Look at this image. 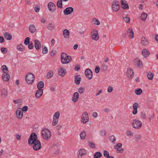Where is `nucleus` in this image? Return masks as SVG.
I'll return each instance as SVG.
<instances>
[{"instance_id": "nucleus-1", "label": "nucleus", "mask_w": 158, "mask_h": 158, "mask_svg": "<svg viewBox=\"0 0 158 158\" xmlns=\"http://www.w3.org/2000/svg\"><path fill=\"white\" fill-rule=\"evenodd\" d=\"M28 144L32 146L33 149L35 151L40 149L41 145L40 141L37 139V136L35 133H32L28 139Z\"/></svg>"}, {"instance_id": "nucleus-2", "label": "nucleus", "mask_w": 158, "mask_h": 158, "mask_svg": "<svg viewBox=\"0 0 158 158\" xmlns=\"http://www.w3.org/2000/svg\"><path fill=\"white\" fill-rule=\"evenodd\" d=\"M72 58L71 56H67L64 53H62L61 55V60L62 63L64 64H66L71 61Z\"/></svg>"}, {"instance_id": "nucleus-3", "label": "nucleus", "mask_w": 158, "mask_h": 158, "mask_svg": "<svg viewBox=\"0 0 158 158\" xmlns=\"http://www.w3.org/2000/svg\"><path fill=\"white\" fill-rule=\"evenodd\" d=\"M35 79V76L31 73H29L26 77L25 80L26 82L29 84L33 83Z\"/></svg>"}, {"instance_id": "nucleus-4", "label": "nucleus", "mask_w": 158, "mask_h": 158, "mask_svg": "<svg viewBox=\"0 0 158 158\" xmlns=\"http://www.w3.org/2000/svg\"><path fill=\"white\" fill-rule=\"evenodd\" d=\"M132 127L135 129H139L141 128L142 126V123L138 119H134L131 123Z\"/></svg>"}, {"instance_id": "nucleus-5", "label": "nucleus", "mask_w": 158, "mask_h": 158, "mask_svg": "<svg viewBox=\"0 0 158 158\" xmlns=\"http://www.w3.org/2000/svg\"><path fill=\"white\" fill-rule=\"evenodd\" d=\"M42 135L44 139L48 140L51 136V133L49 130L46 129L42 131Z\"/></svg>"}, {"instance_id": "nucleus-6", "label": "nucleus", "mask_w": 158, "mask_h": 158, "mask_svg": "<svg viewBox=\"0 0 158 158\" xmlns=\"http://www.w3.org/2000/svg\"><path fill=\"white\" fill-rule=\"evenodd\" d=\"M91 36L92 39L95 41L98 40L99 38V35L98 31L95 29H93L91 32Z\"/></svg>"}, {"instance_id": "nucleus-7", "label": "nucleus", "mask_w": 158, "mask_h": 158, "mask_svg": "<svg viewBox=\"0 0 158 158\" xmlns=\"http://www.w3.org/2000/svg\"><path fill=\"white\" fill-rule=\"evenodd\" d=\"M81 122L83 123H85L89 121V117L88 113L86 112H84L81 117Z\"/></svg>"}, {"instance_id": "nucleus-8", "label": "nucleus", "mask_w": 158, "mask_h": 158, "mask_svg": "<svg viewBox=\"0 0 158 158\" xmlns=\"http://www.w3.org/2000/svg\"><path fill=\"white\" fill-rule=\"evenodd\" d=\"M112 8L114 12H117L119 9V2L116 1H114L113 2Z\"/></svg>"}, {"instance_id": "nucleus-9", "label": "nucleus", "mask_w": 158, "mask_h": 158, "mask_svg": "<svg viewBox=\"0 0 158 158\" xmlns=\"http://www.w3.org/2000/svg\"><path fill=\"white\" fill-rule=\"evenodd\" d=\"M85 74L86 77L88 79L90 80L92 78L93 73L92 71L89 69H87L85 71Z\"/></svg>"}, {"instance_id": "nucleus-10", "label": "nucleus", "mask_w": 158, "mask_h": 158, "mask_svg": "<svg viewBox=\"0 0 158 158\" xmlns=\"http://www.w3.org/2000/svg\"><path fill=\"white\" fill-rule=\"evenodd\" d=\"M16 114L17 118L20 119L22 118L23 113L21 108H18L16 111Z\"/></svg>"}, {"instance_id": "nucleus-11", "label": "nucleus", "mask_w": 158, "mask_h": 158, "mask_svg": "<svg viewBox=\"0 0 158 158\" xmlns=\"http://www.w3.org/2000/svg\"><path fill=\"white\" fill-rule=\"evenodd\" d=\"M127 74L129 79H130L132 78L134 76L133 70L131 68H128L127 72Z\"/></svg>"}, {"instance_id": "nucleus-12", "label": "nucleus", "mask_w": 158, "mask_h": 158, "mask_svg": "<svg viewBox=\"0 0 158 158\" xmlns=\"http://www.w3.org/2000/svg\"><path fill=\"white\" fill-rule=\"evenodd\" d=\"M48 6L49 10L52 12H53L56 10V6L52 2L49 3L48 4Z\"/></svg>"}, {"instance_id": "nucleus-13", "label": "nucleus", "mask_w": 158, "mask_h": 158, "mask_svg": "<svg viewBox=\"0 0 158 158\" xmlns=\"http://www.w3.org/2000/svg\"><path fill=\"white\" fill-rule=\"evenodd\" d=\"M134 61L135 65H137L138 67L141 68L143 67V65L142 62L139 58H136L134 60Z\"/></svg>"}, {"instance_id": "nucleus-14", "label": "nucleus", "mask_w": 158, "mask_h": 158, "mask_svg": "<svg viewBox=\"0 0 158 158\" xmlns=\"http://www.w3.org/2000/svg\"><path fill=\"white\" fill-rule=\"evenodd\" d=\"M73 11V9L72 7H69L66 8L63 11L65 15H68L71 14Z\"/></svg>"}, {"instance_id": "nucleus-15", "label": "nucleus", "mask_w": 158, "mask_h": 158, "mask_svg": "<svg viewBox=\"0 0 158 158\" xmlns=\"http://www.w3.org/2000/svg\"><path fill=\"white\" fill-rule=\"evenodd\" d=\"M79 98V94L78 92H75L72 98V101L74 102H76L78 100Z\"/></svg>"}, {"instance_id": "nucleus-16", "label": "nucleus", "mask_w": 158, "mask_h": 158, "mask_svg": "<svg viewBox=\"0 0 158 158\" xmlns=\"http://www.w3.org/2000/svg\"><path fill=\"white\" fill-rule=\"evenodd\" d=\"M139 107V104L137 102L135 103L133 105V110L132 112L133 114L135 115L137 113V108Z\"/></svg>"}, {"instance_id": "nucleus-17", "label": "nucleus", "mask_w": 158, "mask_h": 158, "mask_svg": "<svg viewBox=\"0 0 158 158\" xmlns=\"http://www.w3.org/2000/svg\"><path fill=\"white\" fill-rule=\"evenodd\" d=\"M59 74L61 77L64 76L66 73V70L62 68V67H60L58 71Z\"/></svg>"}, {"instance_id": "nucleus-18", "label": "nucleus", "mask_w": 158, "mask_h": 158, "mask_svg": "<svg viewBox=\"0 0 158 158\" xmlns=\"http://www.w3.org/2000/svg\"><path fill=\"white\" fill-rule=\"evenodd\" d=\"M81 80V76L79 75H75L74 76V81L77 85L79 84Z\"/></svg>"}, {"instance_id": "nucleus-19", "label": "nucleus", "mask_w": 158, "mask_h": 158, "mask_svg": "<svg viewBox=\"0 0 158 158\" xmlns=\"http://www.w3.org/2000/svg\"><path fill=\"white\" fill-rule=\"evenodd\" d=\"M43 90V89H38L35 94V97L37 98H40L42 95Z\"/></svg>"}, {"instance_id": "nucleus-20", "label": "nucleus", "mask_w": 158, "mask_h": 158, "mask_svg": "<svg viewBox=\"0 0 158 158\" xmlns=\"http://www.w3.org/2000/svg\"><path fill=\"white\" fill-rule=\"evenodd\" d=\"M121 6L123 9H126L129 8L128 3L125 0H121Z\"/></svg>"}, {"instance_id": "nucleus-21", "label": "nucleus", "mask_w": 158, "mask_h": 158, "mask_svg": "<svg viewBox=\"0 0 158 158\" xmlns=\"http://www.w3.org/2000/svg\"><path fill=\"white\" fill-rule=\"evenodd\" d=\"M127 33L130 38H132L133 37L134 33L131 27H130L127 29Z\"/></svg>"}, {"instance_id": "nucleus-22", "label": "nucleus", "mask_w": 158, "mask_h": 158, "mask_svg": "<svg viewBox=\"0 0 158 158\" xmlns=\"http://www.w3.org/2000/svg\"><path fill=\"white\" fill-rule=\"evenodd\" d=\"M35 46L37 50H39L41 47V44L39 41L37 40H34Z\"/></svg>"}, {"instance_id": "nucleus-23", "label": "nucleus", "mask_w": 158, "mask_h": 158, "mask_svg": "<svg viewBox=\"0 0 158 158\" xmlns=\"http://www.w3.org/2000/svg\"><path fill=\"white\" fill-rule=\"evenodd\" d=\"M63 34L64 37L66 38H69V31L67 29H64L63 31Z\"/></svg>"}, {"instance_id": "nucleus-24", "label": "nucleus", "mask_w": 158, "mask_h": 158, "mask_svg": "<svg viewBox=\"0 0 158 158\" xmlns=\"http://www.w3.org/2000/svg\"><path fill=\"white\" fill-rule=\"evenodd\" d=\"M1 95L2 97L6 98L7 95V90L4 88L2 89L1 90Z\"/></svg>"}, {"instance_id": "nucleus-25", "label": "nucleus", "mask_w": 158, "mask_h": 158, "mask_svg": "<svg viewBox=\"0 0 158 158\" xmlns=\"http://www.w3.org/2000/svg\"><path fill=\"white\" fill-rule=\"evenodd\" d=\"M142 54L144 57H146L150 54L149 51L146 49H144L142 51Z\"/></svg>"}, {"instance_id": "nucleus-26", "label": "nucleus", "mask_w": 158, "mask_h": 158, "mask_svg": "<svg viewBox=\"0 0 158 158\" xmlns=\"http://www.w3.org/2000/svg\"><path fill=\"white\" fill-rule=\"evenodd\" d=\"M3 36L5 39L8 40H11L12 38L11 35L7 32H5Z\"/></svg>"}, {"instance_id": "nucleus-27", "label": "nucleus", "mask_w": 158, "mask_h": 158, "mask_svg": "<svg viewBox=\"0 0 158 158\" xmlns=\"http://www.w3.org/2000/svg\"><path fill=\"white\" fill-rule=\"evenodd\" d=\"M10 78L9 74L6 73H5L2 76V78L3 80L5 81H8Z\"/></svg>"}, {"instance_id": "nucleus-28", "label": "nucleus", "mask_w": 158, "mask_h": 158, "mask_svg": "<svg viewBox=\"0 0 158 158\" xmlns=\"http://www.w3.org/2000/svg\"><path fill=\"white\" fill-rule=\"evenodd\" d=\"M141 44L144 46H146L148 44V41L145 38L143 37L141 40Z\"/></svg>"}, {"instance_id": "nucleus-29", "label": "nucleus", "mask_w": 158, "mask_h": 158, "mask_svg": "<svg viewBox=\"0 0 158 158\" xmlns=\"http://www.w3.org/2000/svg\"><path fill=\"white\" fill-rule=\"evenodd\" d=\"M29 28L30 31L32 33H34L36 31V28L33 24L30 25Z\"/></svg>"}, {"instance_id": "nucleus-30", "label": "nucleus", "mask_w": 158, "mask_h": 158, "mask_svg": "<svg viewBox=\"0 0 158 158\" xmlns=\"http://www.w3.org/2000/svg\"><path fill=\"white\" fill-rule=\"evenodd\" d=\"M103 155L104 156L107 158H114L113 156H110L109 152L106 150L104 151Z\"/></svg>"}, {"instance_id": "nucleus-31", "label": "nucleus", "mask_w": 158, "mask_h": 158, "mask_svg": "<svg viewBox=\"0 0 158 158\" xmlns=\"http://www.w3.org/2000/svg\"><path fill=\"white\" fill-rule=\"evenodd\" d=\"M44 86V83L42 81L39 82L37 85V87L38 89H42Z\"/></svg>"}, {"instance_id": "nucleus-32", "label": "nucleus", "mask_w": 158, "mask_h": 158, "mask_svg": "<svg viewBox=\"0 0 158 158\" xmlns=\"http://www.w3.org/2000/svg\"><path fill=\"white\" fill-rule=\"evenodd\" d=\"M17 48L18 50L21 51H24L25 49V48L23 45L21 44L17 45Z\"/></svg>"}, {"instance_id": "nucleus-33", "label": "nucleus", "mask_w": 158, "mask_h": 158, "mask_svg": "<svg viewBox=\"0 0 158 158\" xmlns=\"http://www.w3.org/2000/svg\"><path fill=\"white\" fill-rule=\"evenodd\" d=\"M102 154L100 152H96L94 155V158H98L101 157L102 156Z\"/></svg>"}, {"instance_id": "nucleus-34", "label": "nucleus", "mask_w": 158, "mask_h": 158, "mask_svg": "<svg viewBox=\"0 0 158 158\" xmlns=\"http://www.w3.org/2000/svg\"><path fill=\"white\" fill-rule=\"evenodd\" d=\"M147 16V14L146 13H143L140 16V18L142 21H145Z\"/></svg>"}, {"instance_id": "nucleus-35", "label": "nucleus", "mask_w": 158, "mask_h": 158, "mask_svg": "<svg viewBox=\"0 0 158 158\" xmlns=\"http://www.w3.org/2000/svg\"><path fill=\"white\" fill-rule=\"evenodd\" d=\"M2 71L5 73H7L8 71L7 67L6 65H3L2 67Z\"/></svg>"}, {"instance_id": "nucleus-36", "label": "nucleus", "mask_w": 158, "mask_h": 158, "mask_svg": "<svg viewBox=\"0 0 158 158\" xmlns=\"http://www.w3.org/2000/svg\"><path fill=\"white\" fill-rule=\"evenodd\" d=\"M135 92L137 95H139L142 93V91L140 88H138L135 90Z\"/></svg>"}, {"instance_id": "nucleus-37", "label": "nucleus", "mask_w": 158, "mask_h": 158, "mask_svg": "<svg viewBox=\"0 0 158 158\" xmlns=\"http://www.w3.org/2000/svg\"><path fill=\"white\" fill-rule=\"evenodd\" d=\"M110 140L113 143H115V142L116 141V139L114 135H112L110 137Z\"/></svg>"}, {"instance_id": "nucleus-38", "label": "nucleus", "mask_w": 158, "mask_h": 158, "mask_svg": "<svg viewBox=\"0 0 158 158\" xmlns=\"http://www.w3.org/2000/svg\"><path fill=\"white\" fill-rule=\"evenodd\" d=\"M80 135L81 137V139H84L86 136V133L84 131H82V132L80 134Z\"/></svg>"}, {"instance_id": "nucleus-39", "label": "nucleus", "mask_w": 158, "mask_h": 158, "mask_svg": "<svg viewBox=\"0 0 158 158\" xmlns=\"http://www.w3.org/2000/svg\"><path fill=\"white\" fill-rule=\"evenodd\" d=\"M153 74L152 73L149 72L147 74V77L150 80H152L153 79Z\"/></svg>"}, {"instance_id": "nucleus-40", "label": "nucleus", "mask_w": 158, "mask_h": 158, "mask_svg": "<svg viewBox=\"0 0 158 158\" xmlns=\"http://www.w3.org/2000/svg\"><path fill=\"white\" fill-rule=\"evenodd\" d=\"M78 152L79 154L82 156L85 154L86 153V151L84 149H81Z\"/></svg>"}, {"instance_id": "nucleus-41", "label": "nucleus", "mask_w": 158, "mask_h": 158, "mask_svg": "<svg viewBox=\"0 0 158 158\" xmlns=\"http://www.w3.org/2000/svg\"><path fill=\"white\" fill-rule=\"evenodd\" d=\"M122 146V144L121 143H118L114 146V148L116 150V151L118 150L119 148H120Z\"/></svg>"}, {"instance_id": "nucleus-42", "label": "nucleus", "mask_w": 158, "mask_h": 158, "mask_svg": "<svg viewBox=\"0 0 158 158\" xmlns=\"http://www.w3.org/2000/svg\"><path fill=\"white\" fill-rule=\"evenodd\" d=\"M60 114L59 111H57L55 112L53 115V118L58 119L60 117Z\"/></svg>"}, {"instance_id": "nucleus-43", "label": "nucleus", "mask_w": 158, "mask_h": 158, "mask_svg": "<svg viewBox=\"0 0 158 158\" xmlns=\"http://www.w3.org/2000/svg\"><path fill=\"white\" fill-rule=\"evenodd\" d=\"M54 25L52 23H49L48 27V28L49 30H52L54 29Z\"/></svg>"}, {"instance_id": "nucleus-44", "label": "nucleus", "mask_w": 158, "mask_h": 158, "mask_svg": "<svg viewBox=\"0 0 158 158\" xmlns=\"http://www.w3.org/2000/svg\"><path fill=\"white\" fill-rule=\"evenodd\" d=\"M53 75V73L52 71H50L48 73L47 75V78H49L51 77Z\"/></svg>"}, {"instance_id": "nucleus-45", "label": "nucleus", "mask_w": 158, "mask_h": 158, "mask_svg": "<svg viewBox=\"0 0 158 158\" xmlns=\"http://www.w3.org/2000/svg\"><path fill=\"white\" fill-rule=\"evenodd\" d=\"M141 136L139 134L135 135V139L136 141H138L141 139Z\"/></svg>"}, {"instance_id": "nucleus-46", "label": "nucleus", "mask_w": 158, "mask_h": 158, "mask_svg": "<svg viewBox=\"0 0 158 158\" xmlns=\"http://www.w3.org/2000/svg\"><path fill=\"white\" fill-rule=\"evenodd\" d=\"M58 119L53 118V120L52 123V125L53 126L56 125L58 123Z\"/></svg>"}, {"instance_id": "nucleus-47", "label": "nucleus", "mask_w": 158, "mask_h": 158, "mask_svg": "<svg viewBox=\"0 0 158 158\" xmlns=\"http://www.w3.org/2000/svg\"><path fill=\"white\" fill-rule=\"evenodd\" d=\"M57 6L59 8H61L62 6V1L61 0H59L57 3Z\"/></svg>"}, {"instance_id": "nucleus-48", "label": "nucleus", "mask_w": 158, "mask_h": 158, "mask_svg": "<svg viewBox=\"0 0 158 158\" xmlns=\"http://www.w3.org/2000/svg\"><path fill=\"white\" fill-rule=\"evenodd\" d=\"M93 22L94 23L97 25H99L100 24V22L99 20L97 19L96 18H94L93 20Z\"/></svg>"}, {"instance_id": "nucleus-49", "label": "nucleus", "mask_w": 158, "mask_h": 158, "mask_svg": "<svg viewBox=\"0 0 158 158\" xmlns=\"http://www.w3.org/2000/svg\"><path fill=\"white\" fill-rule=\"evenodd\" d=\"M85 88L82 87H80L78 90V92L81 94H83L85 91Z\"/></svg>"}, {"instance_id": "nucleus-50", "label": "nucleus", "mask_w": 158, "mask_h": 158, "mask_svg": "<svg viewBox=\"0 0 158 158\" xmlns=\"http://www.w3.org/2000/svg\"><path fill=\"white\" fill-rule=\"evenodd\" d=\"M30 39L29 37H27L24 40V44L25 45H27L29 43Z\"/></svg>"}, {"instance_id": "nucleus-51", "label": "nucleus", "mask_w": 158, "mask_h": 158, "mask_svg": "<svg viewBox=\"0 0 158 158\" xmlns=\"http://www.w3.org/2000/svg\"><path fill=\"white\" fill-rule=\"evenodd\" d=\"M126 132L127 134V136H132L134 134L133 132L130 130L127 131Z\"/></svg>"}, {"instance_id": "nucleus-52", "label": "nucleus", "mask_w": 158, "mask_h": 158, "mask_svg": "<svg viewBox=\"0 0 158 158\" xmlns=\"http://www.w3.org/2000/svg\"><path fill=\"white\" fill-rule=\"evenodd\" d=\"M48 52L47 48L44 46V47L43 46L42 52L44 54H46Z\"/></svg>"}, {"instance_id": "nucleus-53", "label": "nucleus", "mask_w": 158, "mask_h": 158, "mask_svg": "<svg viewBox=\"0 0 158 158\" xmlns=\"http://www.w3.org/2000/svg\"><path fill=\"white\" fill-rule=\"evenodd\" d=\"M88 145L89 146L92 148H95V144L94 143L89 142L88 143Z\"/></svg>"}, {"instance_id": "nucleus-54", "label": "nucleus", "mask_w": 158, "mask_h": 158, "mask_svg": "<svg viewBox=\"0 0 158 158\" xmlns=\"http://www.w3.org/2000/svg\"><path fill=\"white\" fill-rule=\"evenodd\" d=\"M1 50L3 54L6 53L7 52V49L5 48H1Z\"/></svg>"}, {"instance_id": "nucleus-55", "label": "nucleus", "mask_w": 158, "mask_h": 158, "mask_svg": "<svg viewBox=\"0 0 158 158\" xmlns=\"http://www.w3.org/2000/svg\"><path fill=\"white\" fill-rule=\"evenodd\" d=\"M100 132L101 135L102 136H105L106 134V132L105 130H102L100 131Z\"/></svg>"}, {"instance_id": "nucleus-56", "label": "nucleus", "mask_w": 158, "mask_h": 158, "mask_svg": "<svg viewBox=\"0 0 158 158\" xmlns=\"http://www.w3.org/2000/svg\"><path fill=\"white\" fill-rule=\"evenodd\" d=\"M123 19L126 23H129L130 21V18L127 16L123 17Z\"/></svg>"}, {"instance_id": "nucleus-57", "label": "nucleus", "mask_w": 158, "mask_h": 158, "mask_svg": "<svg viewBox=\"0 0 158 158\" xmlns=\"http://www.w3.org/2000/svg\"><path fill=\"white\" fill-rule=\"evenodd\" d=\"M113 89L112 87L109 86L108 87L107 89V91L109 93H110L112 91Z\"/></svg>"}, {"instance_id": "nucleus-58", "label": "nucleus", "mask_w": 158, "mask_h": 158, "mask_svg": "<svg viewBox=\"0 0 158 158\" xmlns=\"http://www.w3.org/2000/svg\"><path fill=\"white\" fill-rule=\"evenodd\" d=\"M102 67L103 69L105 71L107 69V66L105 64H102Z\"/></svg>"}, {"instance_id": "nucleus-59", "label": "nucleus", "mask_w": 158, "mask_h": 158, "mask_svg": "<svg viewBox=\"0 0 158 158\" xmlns=\"http://www.w3.org/2000/svg\"><path fill=\"white\" fill-rule=\"evenodd\" d=\"M141 116L142 118L145 119L146 118V114L144 112H142L141 114Z\"/></svg>"}, {"instance_id": "nucleus-60", "label": "nucleus", "mask_w": 158, "mask_h": 158, "mask_svg": "<svg viewBox=\"0 0 158 158\" xmlns=\"http://www.w3.org/2000/svg\"><path fill=\"white\" fill-rule=\"evenodd\" d=\"M28 107L27 106H25L23 107L21 110H22V112L23 111H27L28 110Z\"/></svg>"}, {"instance_id": "nucleus-61", "label": "nucleus", "mask_w": 158, "mask_h": 158, "mask_svg": "<svg viewBox=\"0 0 158 158\" xmlns=\"http://www.w3.org/2000/svg\"><path fill=\"white\" fill-rule=\"evenodd\" d=\"M100 71V68L99 67H96L95 69V72L96 73H98Z\"/></svg>"}, {"instance_id": "nucleus-62", "label": "nucleus", "mask_w": 158, "mask_h": 158, "mask_svg": "<svg viewBox=\"0 0 158 158\" xmlns=\"http://www.w3.org/2000/svg\"><path fill=\"white\" fill-rule=\"evenodd\" d=\"M33 45L32 43H30L28 46V48L29 49H31L33 48Z\"/></svg>"}, {"instance_id": "nucleus-63", "label": "nucleus", "mask_w": 158, "mask_h": 158, "mask_svg": "<svg viewBox=\"0 0 158 158\" xmlns=\"http://www.w3.org/2000/svg\"><path fill=\"white\" fill-rule=\"evenodd\" d=\"M55 40L54 39H52L51 41V44L52 46L54 45L55 43Z\"/></svg>"}, {"instance_id": "nucleus-64", "label": "nucleus", "mask_w": 158, "mask_h": 158, "mask_svg": "<svg viewBox=\"0 0 158 158\" xmlns=\"http://www.w3.org/2000/svg\"><path fill=\"white\" fill-rule=\"evenodd\" d=\"M16 139L18 140H19L21 139V137L20 135L19 134H17L16 135Z\"/></svg>"}]
</instances>
